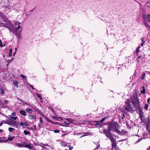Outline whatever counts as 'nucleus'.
Wrapping results in <instances>:
<instances>
[{
    "mask_svg": "<svg viewBox=\"0 0 150 150\" xmlns=\"http://www.w3.org/2000/svg\"><path fill=\"white\" fill-rule=\"evenodd\" d=\"M15 129L11 128V127H9L8 128V130L10 132H13V131Z\"/></svg>",
    "mask_w": 150,
    "mask_h": 150,
    "instance_id": "5701e85b",
    "label": "nucleus"
},
{
    "mask_svg": "<svg viewBox=\"0 0 150 150\" xmlns=\"http://www.w3.org/2000/svg\"><path fill=\"white\" fill-rule=\"evenodd\" d=\"M17 50V49L16 48H15V52H16Z\"/></svg>",
    "mask_w": 150,
    "mask_h": 150,
    "instance_id": "774afa93",
    "label": "nucleus"
},
{
    "mask_svg": "<svg viewBox=\"0 0 150 150\" xmlns=\"http://www.w3.org/2000/svg\"><path fill=\"white\" fill-rule=\"evenodd\" d=\"M140 46H139L136 49V54L137 56H138V53L140 51L139 49L140 48Z\"/></svg>",
    "mask_w": 150,
    "mask_h": 150,
    "instance_id": "a211bd4d",
    "label": "nucleus"
},
{
    "mask_svg": "<svg viewBox=\"0 0 150 150\" xmlns=\"http://www.w3.org/2000/svg\"><path fill=\"white\" fill-rule=\"evenodd\" d=\"M20 100V101H21V102H23V103H24L25 104H26V105H29L28 104V103H24V102L22 100Z\"/></svg>",
    "mask_w": 150,
    "mask_h": 150,
    "instance_id": "de8ad7c7",
    "label": "nucleus"
},
{
    "mask_svg": "<svg viewBox=\"0 0 150 150\" xmlns=\"http://www.w3.org/2000/svg\"><path fill=\"white\" fill-rule=\"evenodd\" d=\"M14 24L15 25H17L21 24V23L18 21H15L14 22Z\"/></svg>",
    "mask_w": 150,
    "mask_h": 150,
    "instance_id": "b1692460",
    "label": "nucleus"
},
{
    "mask_svg": "<svg viewBox=\"0 0 150 150\" xmlns=\"http://www.w3.org/2000/svg\"><path fill=\"white\" fill-rule=\"evenodd\" d=\"M145 73H144L143 74L142 76V79H144V77L145 76Z\"/></svg>",
    "mask_w": 150,
    "mask_h": 150,
    "instance_id": "c03bdc74",
    "label": "nucleus"
},
{
    "mask_svg": "<svg viewBox=\"0 0 150 150\" xmlns=\"http://www.w3.org/2000/svg\"><path fill=\"white\" fill-rule=\"evenodd\" d=\"M125 109L128 112H130L132 110V108L131 107V105H126L124 107Z\"/></svg>",
    "mask_w": 150,
    "mask_h": 150,
    "instance_id": "20e7f679",
    "label": "nucleus"
},
{
    "mask_svg": "<svg viewBox=\"0 0 150 150\" xmlns=\"http://www.w3.org/2000/svg\"><path fill=\"white\" fill-rule=\"evenodd\" d=\"M11 119H10L9 120H3L2 121L4 123L8 125H11Z\"/></svg>",
    "mask_w": 150,
    "mask_h": 150,
    "instance_id": "6e6552de",
    "label": "nucleus"
},
{
    "mask_svg": "<svg viewBox=\"0 0 150 150\" xmlns=\"http://www.w3.org/2000/svg\"><path fill=\"white\" fill-rule=\"evenodd\" d=\"M18 81H14L13 82V84L14 86H16L17 87H18Z\"/></svg>",
    "mask_w": 150,
    "mask_h": 150,
    "instance_id": "412c9836",
    "label": "nucleus"
},
{
    "mask_svg": "<svg viewBox=\"0 0 150 150\" xmlns=\"http://www.w3.org/2000/svg\"><path fill=\"white\" fill-rule=\"evenodd\" d=\"M12 49L11 48V49H10L9 50V54H8V55L9 57H11L12 56Z\"/></svg>",
    "mask_w": 150,
    "mask_h": 150,
    "instance_id": "6ab92c4d",
    "label": "nucleus"
},
{
    "mask_svg": "<svg viewBox=\"0 0 150 150\" xmlns=\"http://www.w3.org/2000/svg\"><path fill=\"white\" fill-rule=\"evenodd\" d=\"M20 76L23 79H25V80H27L26 77L25 76L23 75L22 74H21V75Z\"/></svg>",
    "mask_w": 150,
    "mask_h": 150,
    "instance_id": "c756f323",
    "label": "nucleus"
},
{
    "mask_svg": "<svg viewBox=\"0 0 150 150\" xmlns=\"http://www.w3.org/2000/svg\"><path fill=\"white\" fill-rule=\"evenodd\" d=\"M28 124H27L26 123V124H25V125H24L25 127H27L28 126Z\"/></svg>",
    "mask_w": 150,
    "mask_h": 150,
    "instance_id": "13d9d810",
    "label": "nucleus"
},
{
    "mask_svg": "<svg viewBox=\"0 0 150 150\" xmlns=\"http://www.w3.org/2000/svg\"><path fill=\"white\" fill-rule=\"evenodd\" d=\"M149 149L150 150V146H149V147L147 149V150H148Z\"/></svg>",
    "mask_w": 150,
    "mask_h": 150,
    "instance_id": "69168bd1",
    "label": "nucleus"
},
{
    "mask_svg": "<svg viewBox=\"0 0 150 150\" xmlns=\"http://www.w3.org/2000/svg\"><path fill=\"white\" fill-rule=\"evenodd\" d=\"M150 101V98H149L147 99V103L149 102Z\"/></svg>",
    "mask_w": 150,
    "mask_h": 150,
    "instance_id": "052dcab7",
    "label": "nucleus"
},
{
    "mask_svg": "<svg viewBox=\"0 0 150 150\" xmlns=\"http://www.w3.org/2000/svg\"><path fill=\"white\" fill-rule=\"evenodd\" d=\"M40 146L42 147V148H45V147H44L45 145H44V144H41V145H40Z\"/></svg>",
    "mask_w": 150,
    "mask_h": 150,
    "instance_id": "4c0bfd02",
    "label": "nucleus"
},
{
    "mask_svg": "<svg viewBox=\"0 0 150 150\" xmlns=\"http://www.w3.org/2000/svg\"><path fill=\"white\" fill-rule=\"evenodd\" d=\"M148 108V104H146L145 105V106H144V108L145 109H147Z\"/></svg>",
    "mask_w": 150,
    "mask_h": 150,
    "instance_id": "e433bc0d",
    "label": "nucleus"
},
{
    "mask_svg": "<svg viewBox=\"0 0 150 150\" xmlns=\"http://www.w3.org/2000/svg\"><path fill=\"white\" fill-rule=\"evenodd\" d=\"M3 123H3V121H2L0 123V126H1L3 125Z\"/></svg>",
    "mask_w": 150,
    "mask_h": 150,
    "instance_id": "8fccbe9b",
    "label": "nucleus"
},
{
    "mask_svg": "<svg viewBox=\"0 0 150 150\" xmlns=\"http://www.w3.org/2000/svg\"><path fill=\"white\" fill-rule=\"evenodd\" d=\"M140 57H141V56H139L138 57H137V59H138V62H139V59Z\"/></svg>",
    "mask_w": 150,
    "mask_h": 150,
    "instance_id": "4d7b16f0",
    "label": "nucleus"
},
{
    "mask_svg": "<svg viewBox=\"0 0 150 150\" xmlns=\"http://www.w3.org/2000/svg\"><path fill=\"white\" fill-rule=\"evenodd\" d=\"M11 135H9L8 137L6 140L4 141V142H6L7 141H12L14 138V137H11Z\"/></svg>",
    "mask_w": 150,
    "mask_h": 150,
    "instance_id": "f8f14e48",
    "label": "nucleus"
},
{
    "mask_svg": "<svg viewBox=\"0 0 150 150\" xmlns=\"http://www.w3.org/2000/svg\"><path fill=\"white\" fill-rule=\"evenodd\" d=\"M37 96L39 98H40L41 100H42V96H41V95L39 94H37Z\"/></svg>",
    "mask_w": 150,
    "mask_h": 150,
    "instance_id": "7c9ffc66",
    "label": "nucleus"
},
{
    "mask_svg": "<svg viewBox=\"0 0 150 150\" xmlns=\"http://www.w3.org/2000/svg\"><path fill=\"white\" fill-rule=\"evenodd\" d=\"M26 110L27 112H28L30 114H31L33 112V110L29 108H27Z\"/></svg>",
    "mask_w": 150,
    "mask_h": 150,
    "instance_id": "4468645a",
    "label": "nucleus"
},
{
    "mask_svg": "<svg viewBox=\"0 0 150 150\" xmlns=\"http://www.w3.org/2000/svg\"><path fill=\"white\" fill-rule=\"evenodd\" d=\"M0 91H1V93L2 94H4V90L2 88H1L0 89Z\"/></svg>",
    "mask_w": 150,
    "mask_h": 150,
    "instance_id": "c85d7f7f",
    "label": "nucleus"
},
{
    "mask_svg": "<svg viewBox=\"0 0 150 150\" xmlns=\"http://www.w3.org/2000/svg\"><path fill=\"white\" fill-rule=\"evenodd\" d=\"M141 140V139H138L137 140V141H136L134 143L135 144H137V143H138L139 142H140Z\"/></svg>",
    "mask_w": 150,
    "mask_h": 150,
    "instance_id": "a18cd8bd",
    "label": "nucleus"
},
{
    "mask_svg": "<svg viewBox=\"0 0 150 150\" xmlns=\"http://www.w3.org/2000/svg\"><path fill=\"white\" fill-rule=\"evenodd\" d=\"M40 118V122H41V123H43V121H42V118L41 117H39Z\"/></svg>",
    "mask_w": 150,
    "mask_h": 150,
    "instance_id": "c9c22d12",
    "label": "nucleus"
},
{
    "mask_svg": "<svg viewBox=\"0 0 150 150\" xmlns=\"http://www.w3.org/2000/svg\"><path fill=\"white\" fill-rule=\"evenodd\" d=\"M30 87H31L32 88V89H33V90H34L35 89V88H33V86L32 85H30Z\"/></svg>",
    "mask_w": 150,
    "mask_h": 150,
    "instance_id": "09e8293b",
    "label": "nucleus"
},
{
    "mask_svg": "<svg viewBox=\"0 0 150 150\" xmlns=\"http://www.w3.org/2000/svg\"><path fill=\"white\" fill-rule=\"evenodd\" d=\"M84 134H87V135H88L89 134V133L88 132H85L84 133Z\"/></svg>",
    "mask_w": 150,
    "mask_h": 150,
    "instance_id": "603ef678",
    "label": "nucleus"
},
{
    "mask_svg": "<svg viewBox=\"0 0 150 150\" xmlns=\"http://www.w3.org/2000/svg\"><path fill=\"white\" fill-rule=\"evenodd\" d=\"M3 46V44L2 42V41L1 40H0V47H2Z\"/></svg>",
    "mask_w": 150,
    "mask_h": 150,
    "instance_id": "79ce46f5",
    "label": "nucleus"
},
{
    "mask_svg": "<svg viewBox=\"0 0 150 150\" xmlns=\"http://www.w3.org/2000/svg\"><path fill=\"white\" fill-rule=\"evenodd\" d=\"M10 117L11 119L14 120H16V119L17 118V117H13V116H10Z\"/></svg>",
    "mask_w": 150,
    "mask_h": 150,
    "instance_id": "bb28decb",
    "label": "nucleus"
},
{
    "mask_svg": "<svg viewBox=\"0 0 150 150\" xmlns=\"http://www.w3.org/2000/svg\"><path fill=\"white\" fill-rule=\"evenodd\" d=\"M118 124L114 122L110 123L109 125L108 129H104L103 130V133L104 134L106 137L109 138L112 143V150H115L117 145L116 139L113 137L115 135L110 132V131H114L115 132L120 134L121 132L117 129Z\"/></svg>",
    "mask_w": 150,
    "mask_h": 150,
    "instance_id": "f257e3e1",
    "label": "nucleus"
},
{
    "mask_svg": "<svg viewBox=\"0 0 150 150\" xmlns=\"http://www.w3.org/2000/svg\"><path fill=\"white\" fill-rule=\"evenodd\" d=\"M146 129L147 131L150 134V122H148L146 124Z\"/></svg>",
    "mask_w": 150,
    "mask_h": 150,
    "instance_id": "423d86ee",
    "label": "nucleus"
},
{
    "mask_svg": "<svg viewBox=\"0 0 150 150\" xmlns=\"http://www.w3.org/2000/svg\"><path fill=\"white\" fill-rule=\"evenodd\" d=\"M11 121V125H13L17 127H18V126H19V124L17 122L13 121L12 120Z\"/></svg>",
    "mask_w": 150,
    "mask_h": 150,
    "instance_id": "39448f33",
    "label": "nucleus"
},
{
    "mask_svg": "<svg viewBox=\"0 0 150 150\" xmlns=\"http://www.w3.org/2000/svg\"><path fill=\"white\" fill-rule=\"evenodd\" d=\"M25 124H26V122H21V123L20 125L21 126L24 125H25Z\"/></svg>",
    "mask_w": 150,
    "mask_h": 150,
    "instance_id": "f704fd0d",
    "label": "nucleus"
},
{
    "mask_svg": "<svg viewBox=\"0 0 150 150\" xmlns=\"http://www.w3.org/2000/svg\"><path fill=\"white\" fill-rule=\"evenodd\" d=\"M29 106L31 107L33 109H37L36 107L33 104H30L29 105Z\"/></svg>",
    "mask_w": 150,
    "mask_h": 150,
    "instance_id": "4be33fe9",
    "label": "nucleus"
},
{
    "mask_svg": "<svg viewBox=\"0 0 150 150\" xmlns=\"http://www.w3.org/2000/svg\"><path fill=\"white\" fill-rule=\"evenodd\" d=\"M0 16H1L2 17H3V18H4L5 16V15H4L2 13H0Z\"/></svg>",
    "mask_w": 150,
    "mask_h": 150,
    "instance_id": "ea45409f",
    "label": "nucleus"
},
{
    "mask_svg": "<svg viewBox=\"0 0 150 150\" xmlns=\"http://www.w3.org/2000/svg\"><path fill=\"white\" fill-rule=\"evenodd\" d=\"M36 125H35L34 126V129L35 130L36 129Z\"/></svg>",
    "mask_w": 150,
    "mask_h": 150,
    "instance_id": "680f3d73",
    "label": "nucleus"
},
{
    "mask_svg": "<svg viewBox=\"0 0 150 150\" xmlns=\"http://www.w3.org/2000/svg\"><path fill=\"white\" fill-rule=\"evenodd\" d=\"M16 114L15 112H13L11 113V115L13 116H15L16 115Z\"/></svg>",
    "mask_w": 150,
    "mask_h": 150,
    "instance_id": "37998d69",
    "label": "nucleus"
},
{
    "mask_svg": "<svg viewBox=\"0 0 150 150\" xmlns=\"http://www.w3.org/2000/svg\"><path fill=\"white\" fill-rule=\"evenodd\" d=\"M19 113L22 115L24 116H26V112L25 111L21 110L19 111Z\"/></svg>",
    "mask_w": 150,
    "mask_h": 150,
    "instance_id": "9b49d317",
    "label": "nucleus"
},
{
    "mask_svg": "<svg viewBox=\"0 0 150 150\" xmlns=\"http://www.w3.org/2000/svg\"><path fill=\"white\" fill-rule=\"evenodd\" d=\"M20 26L19 25H18L17 27H16L15 28H20Z\"/></svg>",
    "mask_w": 150,
    "mask_h": 150,
    "instance_id": "bf43d9fd",
    "label": "nucleus"
},
{
    "mask_svg": "<svg viewBox=\"0 0 150 150\" xmlns=\"http://www.w3.org/2000/svg\"><path fill=\"white\" fill-rule=\"evenodd\" d=\"M20 29H9L10 31L13 32L15 34L17 37L19 38H20V34L21 31Z\"/></svg>",
    "mask_w": 150,
    "mask_h": 150,
    "instance_id": "7ed1b4c3",
    "label": "nucleus"
},
{
    "mask_svg": "<svg viewBox=\"0 0 150 150\" xmlns=\"http://www.w3.org/2000/svg\"><path fill=\"white\" fill-rule=\"evenodd\" d=\"M23 133L25 135H27L28 134L29 135L30 134V132H29L28 131H27L26 130H24Z\"/></svg>",
    "mask_w": 150,
    "mask_h": 150,
    "instance_id": "aec40b11",
    "label": "nucleus"
},
{
    "mask_svg": "<svg viewBox=\"0 0 150 150\" xmlns=\"http://www.w3.org/2000/svg\"><path fill=\"white\" fill-rule=\"evenodd\" d=\"M87 136V134H84V135H83L81 136L80 137V138H82V137H84V136Z\"/></svg>",
    "mask_w": 150,
    "mask_h": 150,
    "instance_id": "3c124183",
    "label": "nucleus"
},
{
    "mask_svg": "<svg viewBox=\"0 0 150 150\" xmlns=\"http://www.w3.org/2000/svg\"><path fill=\"white\" fill-rule=\"evenodd\" d=\"M125 115L123 114V116L122 117V119H123V118L125 117Z\"/></svg>",
    "mask_w": 150,
    "mask_h": 150,
    "instance_id": "e2e57ef3",
    "label": "nucleus"
},
{
    "mask_svg": "<svg viewBox=\"0 0 150 150\" xmlns=\"http://www.w3.org/2000/svg\"><path fill=\"white\" fill-rule=\"evenodd\" d=\"M16 145L19 147H24V143L23 144H21L20 143H16Z\"/></svg>",
    "mask_w": 150,
    "mask_h": 150,
    "instance_id": "1a4fd4ad",
    "label": "nucleus"
},
{
    "mask_svg": "<svg viewBox=\"0 0 150 150\" xmlns=\"http://www.w3.org/2000/svg\"><path fill=\"white\" fill-rule=\"evenodd\" d=\"M61 145L62 146H67L66 143L64 141H61Z\"/></svg>",
    "mask_w": 150,
    "mask_h": 150,
    "instance_id": "dca6fc26",
    "label": "nucleus"
},
{
    "mask_svg": "<svg viewBox=\"0 0 150 150\" xmlns=\"http://www.w3.org/2000/svg\"><path fill=\"white\" fill-rule=\"evenodd\" d=\"M8 100H4V103L5 104H7V103H8Z\"/></svg>",
    "mask_w": 150,
    "mask_h": 150,
    "instance_id": "58836bf2",
    "label": "nucleus"
},
{
    "mask_svg": "<svg viewBox=\"0 0 150 150\" xmlns=\"http://www.w3.org/2000/svg\"><path fill=\"white\" fill-rule=\"evenodd\" d=\"M16 52H14V53H13V56H15V54H16Z\"/></svg>",
    "mask_w": 150,
    "mask_h": 150,
    "instance_id": "0e129e2a",
    "label": "nucleus"
},
{
    "mask_svg": "<svg viewBox=\"0 0 150 150\" xmlns=\"http://www.w3.org/2000/svg\"><path fill=\"white\" fill-rule=\"evenodd\" d=\"M106 118V117H105V118H103L100 121V122H101V123H102V122H103V121H104L105 120V119Z\"/></svg>",
    "mask_w": 150,
    "mask_h": 150,
    "instance_id": "72a5a7b5",
    "label": "nucleus"
},
{
    "mask_svg": "<svg viewBox=\"0 0 150 150\" xmlns=\"http://www.w3.org/2000/svg\"><path fill=\"white\" fill-rule=\"evenodd\" d=\"M28 118L30 120H36V117L35 115H28Z\"/></svg>",
    "mask_w": 150,
    "mask_h": 150,
    "instance_id": "0eeeda50",
    "label": "nucleus"
},
{
    "mask_svg": "<svg viewBox=\"0 0 150 150\" xmlns=\"http://www.w3.org/2000/svg\"><path fill=\"white\" fill-rule=\"evenodd\" d=\"M142 90H141V94H145L146 92V91L144 86H142Z\"/></svg>",
    "mask_w": 150,
    "mask_h": 150,
    "instance_id": "ddd939ff",
    "label": "nucleus"
},
{
    "mask_svg": "<svg viewBox=\"0 0 150 150\" xmlns=\"http://www.w3.org/2000/svg\"><path fill=\"white\" fill-rule=\"evenodd\" d=\"M126 103V104H127V105H130L129 104L130 102L129 100H127Z\"/></svg>",
    "mask_w": 150,
    "mask_h": 150,
    "instance_id": "473e14b6",
    "label": "nucleus"
},
{
    "mask_svg": "<svg viewBox=\"0 0 150 150\" xmlns=\"http://www.w3.org/2000/svg\"><path fill=\"white\" fill-rule=\"evenodd\" d=\"M69 150H71L73 149V147L72 146H71L70 145H69Z\"/></svg>",
    "mask_w": 150,
    "mask_h": 150,
    "instance_id": "a19ab883",
    "label": "nucleus"
},
{
    "mask_svg": "<svg viewBox=\"0 0 150 150\" xmlns=\"http://www.w3.org/2000/svg\"><path fill=\"white\" fill-rule=\"evenodd\" d=\"M24 146L25 147L28 148L30 149H31L32 148V147L31 146V144H26L25 143H24Z\"/></svg>",
    "mask_w": 150,
    "mask_h": 150,
    "instance_id": "9d476101",
    "label": "nucleus"
},
{
    "mask_svg": "<svg viewBox=\"0 0 150 150\" xmlns=\"http://www.w3.org/2000/svg\"><path fill=\"white\" fill-rule=\"evenodd\" d=\"M146 18L148 19V21L150 22V15H148L146 16Z\"/></svg>",
    "mask_w": 150,
    "mask_h": 150,
    "instance_id": "cd10ccee",
    "label": "nucleus"
},
{
    "mask_svg": "<svg viewBox=\"0 0 150 150\" xmlns=\"http://www.w3.org/2000/svg\"><path fill=\"white\" fill-rule=\"evenodd\" d=\"M94 122H96L99 126V127H101L102 126V125L101 124V123L100 122V121H95Z\"/></svg>",
    "mask_w": 150,
    "mask_h": 150,
    "instance_id": "f3484780",
    "label": "nucleus"
},
{
    "mask_svg": "<svg viewBox=\"0 0 150 150\" xmlns=\"http://www.w3.org/2000/svg\"><path fill=\"white\" fill-rule=\"evenodd\" d=\"M125 139H122V140H121L120 141L122 142V141H125Z\"/></svg>",
    "mask_w": 150,
    "mask_h": 150,
    "instance_id": "338daca9",
    "label": "nucleus"
},
{
    "mask_svg": "<svg viewBox=\"0 0 150 150\" xmlns=\"http://www.w3.org/2000/svg\"><path fill=\"white\" fill-rule=\"evenodd\" d=\"M142 42L141 43V46H143L145 43V41L144 40V38H143L142 39Z\"/></svg>",
    "mask_w": 150,
    "mask_h": 150,
    "instance_id": "393cba45",
    "label": "nucleus"
},
{
    "mask_svg": "<svg viewBox=\"0 0 150 150\" xmlns=\"http://www.w3.org/2000/svg\"><path fill=\"white\" fill-rule=\"evenodd\" d=\"M3 132V130L0 129V133L2 132Z\"/></svg>",
    "mask_w": 150,
    "mask_h": 150,
    "instance_id": "6e6d98bb",
    "label": "nucleus"
},
{
    "mask_svg": "<svg viewBox=\"0 0 150 150\" xmlns=\"http://www.w3.org/2000/svg\"><path fill=\"white\" fill-rule=\"evenodd\" d=\"M131 100L134 108L135 109V110L137 112H139V117L141 119V109L140 103L137 96L136 95H133L131 97Z\"/></svg>",
    "mask_w": 150,
    "mask_h": 150,
    "instance_id": "f03ea898",
    "label": "nucleus"
},
{
    "mask_svg": "<svg viewBox=\"0 0 150 150\" xmlns=\"http://www.w3.org/2000/svg\"><path fill=\"white\" fill-rule=\"evenodd\" d=\"M146 6L148 7H150V1H149L146 4Z\"/></svg>",
    "mask_w": 150,
    "mask_h": 150,
    "instance_id": "a878e982",
    "label": "nucleus"
},
{
    "mask_svg": "<svg viewBox=\"0 0 150 150\" xmlns=\"http://www.w3.org/2000/svg\"><path fill=\"white\" fill-rule=\"evenodd\" d=\"M99 146H100V145H98V146H97L96 148V149H94V150H95V149H97L99 148Z\"/></svg>",
    "mask_w": 150,
    "mask_h": 150,
    "instance_id": "5fc2aeb1",
    "label": "nucleus"
},
{
    "mask_svg": "<svg viewBox=\"0 0 150 150\" xmlns=\"http://www.w3.org/2000/svg\"><path fill=\"white\" fill-rule=\"evenodd\" d=\"M7 25L3 23H0V27H4L6 28H7Z\"/></svg>",
    "mask_w": 150,
    "mask_h": 150,
    "instance_id": "2eb2a0df",
    "label": "nucleus"
},
{
    "mask_svg": "<svg viewBox=\"0 0 150 150\" xmlns=\"http://www.w3.org/2000/svg\"><path fill=\"white\" fill-rule=\"evenodd\" d=\"M12 61V60L11 59H9L7 61V62L8 63H10Z\"/></svg>",
    "mask_w": 150,
    "mask_h": 150,
    "instance_id": "49530a36",
    "label": "nucleus"
},
{
    "mask_svg": "<svg viewBox=\"0 0 150 150\" xmlns=\"http://www.w3.org/2000/svg\"><path fill=\"white\" fill-rule=\"evenodd\" d=\"M59 132L60 130L58 129H56L54 131V132L55 133H58Z\"/></svg>",
    "mask_w": 150,
    "mask_h": 150,
    "instance_id": "2f4dec72",
    "label": "nucleus"
},
{
    "mask_svg": "<svg viewBox=\"0 0 150 150\" xmlns=\"http://www.w3.org/2000/svg\"><path fill=\"white\" fill-rule=\"evenodd\" d=\"M36 108L37 109H33L35 110V112H36V111H38V108L36 107Z\"/></svg>",
    "mask_w": 150,
    "mask_h": 150,
    "instance_id": "864d4df0",
    "label": "nucleus"
}]
</instances>
